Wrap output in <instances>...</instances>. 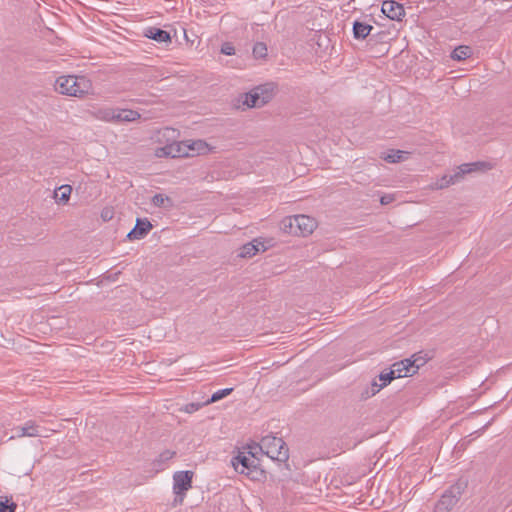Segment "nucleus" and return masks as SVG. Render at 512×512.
I'll return each mask as SVG.
<instances>
[{"label":"nucleus","mask_w":512,"mask_h":512,"mask_svg":"<svg viewBox=\"0 0 512 512\" xmlns=\"http://www.w3.org/2000/svg\"><path fill=\"white\" fill-rule=\"evenodd\" d=\"M92 88V82L85 76L63 75L55 81V90L58 93L76 98L90 94Z\"/></svg>","instance_id":"f257e3e1"},{"label":"nucleus","mask_w":512,"mask_h":512,"mask_svg":"<svg viewBox=\"0 0 512 512\" xmlns=\"http://www.w3.org/2000/svg\"><path fill=\"white\" fill-rule=\"evenodd\" d=\"M231 462L236 472L246 475L253 481H260L265 478V471L259 467V460L252 451L248 453L239 452Z\"/></svg>","instance_id":"f03ea898"},{"label":"nucleus","mask_w":512,"mask_h":512,"mask_svg":"<svg viewBox=\"0 0 512 512\" xmlns=\"http://www.w3.org/2000/svg\"><path fill=\"white\" fill-rule=\"evenodd\" d=\"M257 447L272 460L286 462L289 458V450L282 438L272 435L263 437Z\"/></svg>","instance_id":"7ed1b4c3"},{"label":"nucleus","mask_w":512,"mask_h":512,"mask_svg":"<svg viewBox=\"0 0 512 512\" xmlns=\"http://www.w3.org/2000/svg\"><path fill=\"white\" fill-rule=\"evenodd\" d=\"M316 221L307 215H294L283 219L281 229L289 234L306 236L313 232Z\"/></svg>","instance_id":"20e7f679"},{"label":"nucleus","mask_w":512,"mask_h":512,"mask_svg":"<svg viewBox=\"0 0 512 512\" xmlns=\"http://www.w3.org/2000/svg\"><path fill=\"white\" fill-rule=\"evenodd\" d=\"M484 163L482 162H474V163H465L460 165L453 174L443 175L440 179L436 180L431 184L433 189H444L449 187L450 185L459 183L465 174L472 173L474 171L479 170Z\"/></svg>","instance_id":"39448f33"},{"label":"nucleus","mask_w":512,"mask_h":512,"mask_svg":"<svg viewBox=\"0 0 512 512\" xmlns=\"http://www.w3.org/2000/svg\"><path fill=\"white\" fill-rule=\"evenodd\" d=\"M467 487L466 481L459 480L455 484L451 485L447 490L444 491L439 501L436 503V507L439 511L449 512L457 504L460 496Z\"/></svg>","instance_id":"423d86ee"},{"label":"nucleus","mask_w":512,"mask_h":512,"mask_svg":"<svg viewBox=\"0 0 512 512\" xmlns=\"http://www.w3.org/2000/svg\"><path fill=\"white\" fill-rule=\"evenodd\" d=\"M192 471H178L173 476V492L176 495L175 502H183L185 493L192 487Z\"/></svg>","instance_id":"0eeeda50"},{"label":"nucleus","mask_w":512,"mask_h":512,"mask_svg":"<svg viewBox=\"0 0 512 512\" xmlns=\"http://www.w3.org/2000/svg\"><path fill=\"white\" fill-rule=\"evenodd\" d=\"M243 104L249 108L262 107L271 99V93L264 87H256L243 95Z\"/></svg>","instance_id":"6e6552de"},{"label":"nucleus","mask_w":512,"mask_h":512,"mask_svg":"<svg viewBox=\"0 0 512 512\" xmlns=\"http://www.w3.org/2000/svg\"><path fill=\"white\" fill-rule=\"evenodd\" d=\"M15 435L11 437H47V429L36 424L35 421L29 420L24 425L14 428Z\"/></svg>","instance_id":"1a4fd4ad"},{"label":"nucleus","mask_w":512,"mask_h":512,"mask_svg":"<svg viewBox=\"0 0 512 512\" xmlns=\"http://www.w3.org/2000/svg\"><path fill=\"white\" fill-rule=\"evenodd\" d=\"M191 149H194V147L189 146V144L186 142H175L166 145L165 147L161 148L160 151L166 156L176 158L190 156Z\"/></svg>","instance_id":"9d476101"},{"label":"nucleus","mask_w":512,"mask_h":512,"mask_svg":"<svg viewBox=\"0 0 512 512\" xmlns=\"http://www.w3.org/2000/svg\"><path fill=\"white\" fill-rule=\"evenodd\" d=\"M383 14H385L391 20H401L405 15L403 6L393 0H387L382 3L381 8Z\"/></svg>","instance_id":"9b49d317"},{"label":"nucleus","mask_w":512,"mask_h":512,"mask_svg":"<svg viewBox=\"0 0 512 512\" xmlns=\"http://www.w3.org/2000/svg\"><path fill=\"white\" fill-rule=\"evenodd\" d=\"M152 229V224L147 219L138 218L135 227L128 233L129 240H140Z\"/></svg>","instance_id":"f8f14e48"},{"label":"nucleus","mask_w":512,"mask_h":512,"mask_svg":"<svg viewBox=\"0 0 512 512\" xmlns=\"http://www.w3.org/2000/svg\"><path fill=\"white\" fill-rule=\"evenodd\" d=\"M411 367L412 366L410 360L406 358L401 361L393 363L390 370L391 372H393L395 378H402L413 375L412 370H410Z\"/></svg>","instance_id":"ddd939ff"},{"label":"nucleus","mask_w":512,"mask_h":512,"mask_svg":"<svg viewBox=\"0 0 512 512\" xmlns=\"http://www.w3.org/2000/svg\"><path fill=\"white\" fill-rule=\"evenodd\" d=\"M145 36L158 42V43L171 42L170 34L166 30L156 28V27H149L145 31Z\"/></svg>","instance_id":"4468645a"},{"label":"nucleus","mask_w":512,"mask_h":512,"mask_svg":"<svg viewBox=\"0 0 512 512\" xmlns=\"http://www.w3.org/2000/svg\"><path fill=\"white\" fill-rule=\"evenodd\" d=\"M393 379H396V378L393 375V372H391V370H389L388 372H385V371L381 372L379 375V380L381 381V383L378 384L376 381H374L372 383L371 393L367 392L366 397L375 395L376 393H378L380 391V389L387 386Z\"/></svg>","instance_id":"2eb2a0df"},{"label":"nucleus","mask_w":512,"mask_h":512,"mask_svg":"<svg viewBox=\"0 0 512 512\" xmlns=\"http://www.w3.org/2000/svg\"><path fill=\"white\" fill-rule=\"evenodd\" d=\"M372 29V25L356 20L353 23V36L356 39L363 40L370 34Z\"/></svg>","instance_id":"dca6fc26"},{"label":"nucleus","mask_w":512,"mask_h":512,"mask_svg":"<svg viewBox=\"0 0 512 512\" xmlns=\"http://www.w3.org/2000/svg\"><path fill=\"white\" fill-rule=\"evenodd\" d=\"M140 118L137 111L130 109H115V122H133Z\"/></svg>","instance_id":"f3484780"},{"label":"nucleus","mask_w":512,"mask_h":512,"mask_svg":"<svg viewBox=\"0 0 512 512\" xmlns=\"http://www.w3.org/2000/svg\"><path fill=\"white\" fill-rule=\"evenodd\" d=\"M260 246L265 250L263 243L258 242L257 240L247 243L241 247L239 256L242 258H250L260 250Z\"/></svg>","instance_id":"a211bd4d"},{"label":"nucleus","mask_w":512,"mask_h":512,"mask_svg":"<svg viewBox=\"0 0 512 512\" xmlns=\"http://www.w3.org/2000/svg\"><path fill=\"white\" fill-rule=\"evenodd\" d=\"M92 115L101 121L115 122V109L113 108H99L93 111Z\"/></svg>","instance_id":"6ab92c4d"},{"label":"nucleus","mask_w":512,"mask_h":512,"mask_svg":"<svg viewBox=\"0 0 512 512\" xmlns=\"http://www.w3.org/2000/svg\"><path fill=\"white\" fill-rule=\"evenodd\" d=\"M72 187L70 185H62L54 191V199L58 203H67L70 199Z\"/></svg>","instance_id":"aec40b11"},{"label":"nucleus","mask_w":512,"mask_h":512,"mask_svg":"<svg viewBox=\"0 0 512 512\" xmlns=\"http://www.w3.org/2000/svg\"><path fill=\"white\" fill-rule=\"evenodd\" d=\"M472 51L469 46L461 45L456 47L451 53V58L453 60L461 61L470 57Z\"/></svg>","instance_id":"412c9836"},{"label":"nucleus","mask_w":512,"mask_h":512,"mask_svg":"<svg viewBox=\"0 0 512 512\" xmlns=\"http://www.w3.org/2000/svg\"><path fill=\"white\" fill-rule=\"evenodd\" d=\"M411 363V368L413 375L418 371L420 367L426 364L428 358L426 355H421V353L414 354L410 358H408Z\"/></svg>","instance_id":"4be33fe9"},{"label":"nucleus","mask_w":512,"mask_h":512,"mask_svg":"<svg viewBox=\"0 0 512 512\" xmlns=\"http://www.w3.org/2000/svg\"><path fill=\"white\" fill-rule=\"evenodd\" d=\"M408 155L409 153L406 151L392 150L384 159L390 163H397L408 159Z\"/></svg>","instance_id":"5701e85b"},{"label":"nucleus","mask_w":512,"mask_h":512,"mask_svg":"<svg viewBox=\"0 0 512 512\" xmlns=\"http://www.w3.org/2000/svg\"><path fill=\"white\" fill-rule=\"evenodd\" d=\"M233 391V388H225V389H221V390H218L216 392H214L212 394V396L210 397V399H208L204 404L207 405V404H211V403H215L225 397H227L228 395H230Z\"/></svg>","instance_id":"b1692460"},{"label":"nucleus","mask_w":512,"mask_h":512,"mask_svg":"<svg viewBox=\"0 0 512 512\" xmlns=\"http://www.w3.org/2000/svg\"><path fill=\"white\" fill-rule=\"evenodd\" d=\"M253 56L256 59H262L267 56V46L263 42H257L253 46Z\"/></svg>","instance_id":"393cba45"},{"label":"nucleus","mask_w":512,"mask_h":512,"mask_svg":"<svg viewBox=\"0 0 512 512\" xmlns=\"http://www.w3.org/2000/svg\"><path fill=\"white\" fill-rule=\"evenodd\" d=\"M17 509V504L14 502L8 503V500L5 501L0 499V512H15Z\"/></svg>","instance_id":"a878e982"},{"label":"nucleus","mask_w":512,"mask_h":512,"mask_svg":"<svg viewBox=\"0 0 512 512\" xmlns=\"http://www.w3.org/2000/svg\"><path fill=\"white\" fill-rule=\"evenodd\" d=\"M189 146L194 147V149H191V151H196L197 153H200L207 148V144L202 140L194 141L189 144Z\"/></svg>","instance_id":"bb28decb"},{"label":"nucleus","mask_w":512,"mask_h":512,"mask_svg":"<svg viewBox=\"0 0 512 512\" xmlns=\"http://www.w3.org/2000/svg\"><path fill=\"white\" fill-rule=\"evenodd\" d=\"M168 201V197H165L164 195L162 194H156L153 196L152 198V203L156 206V207H162L164 206L165 202Z\"/></svg>","instance_id":"cd10ccee"},{"label":"nucleus","mask_w":512,"mask_h":512,"mask_svg":"<svg viewBox=\"0 0 512 512\" xmlns=\"http://www.w3.org/2000/svg\"><path fill=\"white\" fill-rule=\"evenodd\" d=\"M221 53H223L224 55H234L235 48L231 43L225 42L221 46Z\"/></svg>","instance_id":"c85d7f7f"},{"label":"nucleus","mask_w":512,"mask_h":512,"mask_svg":"<svg viewBox=\"0 0 512 512\" xmlns=\"http://www.w3.org/2000/svg\"><path fill=\"white\" fill-rule=\"evenodd\" d=\"M202 407V404L200 403H189L185 406V412L187 413H194L198 411Z\"/></svg>","instance_id":"c756f323"},{"label":"nucleus","mask_w":512,"mask_h":512,"mask_svg":"<svg viewBox=\"0 0 512 512\" xmlns=\"http://www.w3.org/2000/svg\"><path fill=\"white\" fill-rule=\"evenodd\" d=\"M174 455H175V452L166 450L160 454V460L161 461L170 460L171 458H173Z\"/></svg>","instance_id":"7c9ffc66"},{"label":"nucleus","mask_w":512,"mask_h":512,"mask_svg":"<svg viewBox=\"0 0 512 512\" xmlns=\"http://www.w3.org/2000/svg\"><path fill=\"white\" fill-rule=\"evenodd\" d=\"M101 217L103 220L108 221L112 218V211L109 209H104L101 213Z\"/></svg>","instance_id":"2f4dec72"},{"label":"nucleus","mask_w":512,"mask_h":512,"mask_svg":"<svg viewBox=\"0 0 512 512\" xmlns=\"http://www.w3.org/2000/svg\"><path fill=\"white\" fill-rule=\"evenodd\" d=\"M392 200H393L392 196L386 195V196L381 197L380 202H381V204L386 205V204H389Z\"/></svg>","instance_id":"473e14b6"}]
</instances>
